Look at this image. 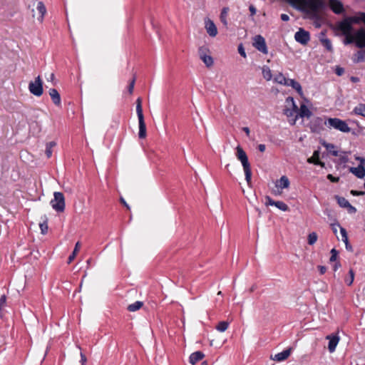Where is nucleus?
<instances>
[{
    "mask_svg": "<svg viewBox=\"0 0 365 365\" xmlns=\"http://www.w3.org/2000/svg\"><path fill=\"white\" fill-rule=\"evenodd\" d=\"M322 145L326 148L327 150L329 151L333 156H338L339 152L335 150V145L331 143H327L326 141L322 142Z\"/></svg>",
    "mask_w": 365,
    "mask_h": 365,
    "instance_id": "obj_24",
    "label": "nucleus"
},
{
    "mask_svg": "<svg viewBox=\"0 0 365 365\" xmlns=\"http://www.w3.org/2000/svg\"><path fill=\"white\" fill-rule=\"evenodd\" d=\"M6 297L4 294L0 298V307H2L3 306H4V304H6Z\"/></svg>",
    "mask_w": 365,
    "mask_h": 365,
    "instance_id": "obj_51",
    "label": "nucleus"
},
{
    "mask_svg": "<svg viewBox=\"0 0 365 365\" xmlns=\"http://www.w3.org/2000/svg\"><path fill=\"white\" fill-rule=\"evenodd\" d=\"M205 357V354L200 351H197L190 354L189 361L192 364H195L197 361L202 360Z\"/></svg>",
    "mask_w": 365,
    "mask_h": 365,
    "instance_id": "obj_20",
    "label": "nucleus"
},
{
    "mask_svg": "<svg viewBox=\"0 0 365 365\" xmlns=\"http://www.w3.org/2000/svg\"><path fill=\"white\" fill-rule=\"evenodd\" d=\"M349 278L345 279V282L347 284V285L350 286L352 284V283L354 282V272L353 269H351L349 272Z\"/></svg>",
    "mask_w": 365,
    "mask_h": 365,
    "instance_id": "obj_43",
    "label": "nucleus"
},
{
    "mask_svg": "<svg viewBox=\"0 0 365 365\" xmlns=\"http://www.w3.org/2000/svg\"><path fill=\"white\" fill-rule=\"evenodd\" d=\"M228 326H229V323L226 321H222L218 323V324L216 326V329L219 331H225L227 328H228Z\"/></svg>",
    "mask_w": 365,
    "mask_h": 365,
    "instance_id": "obj_39",
    "label": "nucleus"
},
{
    "mask_svg": "<svg viewBox=\"0 0 365 365\" xmlns=\"http://www.w3.org/2000/svg\"><path fill=\"white\" fill-rule=\"evenodd\" d=\"M351 194L354 196H359V195H364L365 192L364 191H357V190H351Z\"/></svg>",
    "mask_w": 365,
    "mask_h": 365,
    "instance_id": "obj_48",
    "label": "nucleus"
},
{
    "mask_svg": "<svg viewBox=\"0 0 365 365\" xmlns=\"http://www.w3.org/2000/svg\"><path fill=\"white\" fill-rule=\"evenodd\" d=\"M356 160L360 162V165H365V159L361 157H356Z\"/></svg>",
    "mask_w": 365,
    "mask_h": 365,
    "instance_id": "obj_54",
    "label": "nucleus"
},
{
    "mask_svg": "<svg viewBox=\"0 0 365 365\" xmlns=\"http://www.w3.org/2000/svg\"><path fill=\"white\" fill-rule=\"evenodd\" d=\"M327 339H329L328 349L330 353L335 351L336 347L339 341V337L337 334L336 335H327Z\"/></svg>",
    "mask_w": 365,
    "mask_h": 365,
    "instance_id": "obj_13",
    "label": "nucleus"
},
{
    "mask_svg": "<svg viewBox=\"0 0 365 365\" xmlns=\"http://www.w3.org/2000/svg\"><path fill=\"white\" fill-rule=\"evenodd\" d=\"M289 101L292 103L293 109L286 108L284 110V113L288 117L292 116L298 110V108L294 103V98L292 97H288L287 98V102Z\"/></svg>",
    "mask_w": 365,
    "mask_h": 365,
    "instance_id": "obj_21",
    "label": "nucleus"
},
{
    "mask_svg": "<svg viewBox=\"0 0 365 365\" xmlns=\"http://www.w3.org/2000/svg\"><path fill=\"white\" fill-rule=\"evenodd\" d=\"M288 81L289 82H287V83H286V86L292 87L294 90L297 91V92L299 95L302 96L303 94L302 88V86L299 84V83H298L297 81H296L294 79H289V78L288 79Z\"/></svg>",
    "mask_w": 365,
    "mask_h": 365,
    "instance_id": "obj_22",
    "label": "nucleus"
},
{
    "mask_svg": "<svg viewBox=\"0 0 365 365\" xmlns=\"http://www.w3.org/2000/svg\"><path fill=\"white\" fill-rule=\"evenodd\" d=\"M249 10L250 11L251 16L255 15V14L257 12V9L253 5L250 6Z\"/></svg>",
    "mask_w": 365,
    "mask_h": 365,
    "instance_id": "obj_52",
    "label": "nucleus"
},
{
    "mask_svg": "<svg viewBox=\"0 0 365 365\" xmlns=\"http://www.w3.org/2000/svg\"><path fill=\"white\" fill-rule=\"evenodd\" d=\"M29 90L31 93L36 96H41L43 94V82L39 76L36 78L34 81L29 83Z\"/></svg>",
    "mask_w": 365,
    "mask_h": 365,
    "instance_id": "obj_4",
    "label": "nucleus"
},
{
    "mask_svg": "<svg viewBox=\"0 0 365 365\" xmlns=\"http://www.w3.org/2000/svg\"><path fill=\"white\" fill-rule=\"evenodd\" d=\"M356 60L355 61L357 63L363 62L365 61V51H359L356 53Z\"/></svg>",
    "mask_w": 365,
    "mask_h": 365,
    "instance_id": "obj_42",
    "label": "nucleus"
},
{
    "mask_svg": "<svg viewBox=\"0 0 365 365\" xmlns=\"http://www.w3.org/2000/svg\"><path fill=\"white\" fill-rule=\"evenodd\" d=\"M228 12H229V8L224 7V8H222V9L221 11L220 16V21L225 27L227 26V17Z\"/></svg>",
    "mask_w": 365,
    "mask_h": 365,
    "instance_id": "obj_28",
    "label": "nucleus"
},
{
    "mask_svg": "<svg viewBox=\"0 0 365 365\" xmlns=\"http://www.w3.org/2000/svg\"><path fill=\"white\" fill-rule=\"evenodd\" d=\"M335 199L340 207L346 208L350 213L356 212V208L353 207L346 198L335 195Z\"/></svg>",
    "mask_w": 365,
    "mask_h": 365,
    "instance_id": "obj_11",
    "label": "nucleus"
},
{
    "mask_svg": "<svg viewBox=\"0 0 365 365\" xmlns=\"http://www.w3.org/2000/svg\"><path fill=\"white\" fill-rule=\"evenodd\" d=\"M276 186L281 189L288 188L289 186V180L288 178L285 175L282 176L277 181Z\"/></svg>",
    "mask_w": 365,
    "mask_h": 365,
    "instance_id": "obj_25",
    "label": "nucleus"
},
{
    "mask_svg": "<svg viewBox=\"0 0 365 365\" xmlns=\"http://www.w3.org/2000/svg\"><path fill=\"white\" fill-rule=\"evenodd\" d=\"M236 156L239 160L241 161L242 165L243 166L245 175V180L248 184V185H251V178H252V171H251V167L250 164L248 161V158L246 154V153L244 151V150L238 145L236 148Z\"/></svg>",
    "mask_w": 365,
    "mask_h": 365,
    "instance_id": "obj_1",
    "label": "nucleus"
},
{
    "mask_svg": "<svg viewBox=\"0 0 365 365\" xmlns=\"http://www.w3.org/2000/svg\"><path fill=\"white\" fill-rule=\"evenodd\" d=\"M348 158L346 156H341L340 158V160L341 161V163H346L348 161Z\"/></svg>",
    "mask_w": 365,
    "mask_h": 365,
    "instance_id": "obj_60",
    "label": "nucleus"
},
{
    "mask_svg": "<svg viewBox=\"0 0 365 365\" xmlns=\"http://www.w3.org/2000/svg\"><path fill=\"white\" fill-rule=\"evenodd\" d=\"M253 46L256 49L264 54L268 53L265 39L261 35H257L255 36Z\"/></svg>",
    "mask_w": 365,
    "mask_h": 365,
    "instance_id": "obj_7",
    "label": "nucleus"
},
{
    "mask_svg": "<svg viewBox=\"0 0 365 365\" xmlns=\"http://www.w3.org/2000/svg\"><path fill=\"white\" fill-rule=\"evenodd\" d=\"M49 96L56 106L61 105V96L58 91L55 88H51L48 91Z\"/></svg>",
    "mask_w": 365,
    "mask_h": 365,
    "instance_id": "obj_19",
    "label": "nucleus"
},
{
    "mask_svg": "<svg viewBox=\"0 0 365 365\" xmlns=\"http://www.w3.org/2000/svg\"><path fill=\"white\" fill-rule=\"evenodd\" d=\"M327 179L329 180L332 182H338L339 181V177H334L331 174H329L327 176Z\"/></svg>",
    "mask_w": 365,
    "mask_h": 365,
    "instance_id": "obj_46",
    "label": "nucleus"
},
{
    "mask_svg": "<svg viewBox=\"0 0 365 365\" xmlns=\"http://www.w3.org/2000/svg\"><path fill=\"white\" fill-rule=\"evenodd\" d=\"M135 83V76H134L132 81L130 82L128 90L130 94H132L134 89V86Z\"/></svg>",
    "mask_w": 365,
    "mask_h": 365,
    "instance_id": "obj_45",
    "label": "nucleus"
},
{
    "mask_svg": "<svg viewBox=\"0 0 365 365\" xmlns=\"http://www.w3.org/2000/svg\"><path fill=\"white\" fill-rule=\"evenodd\" d=\"M136 112L138 116H143V108H142V100L138 98L136 100Z\"/></svg>",
    "mask_w": 365,
    "mask_h": 365,
    "instance_id": "obj_38",
    "label": "nucleus"
},
{
    "mask_svg": "<svg viewBox=\"0 0 365 365\" xmlns=\"http://www.w3.org/2000/svg\"><path fill=\"white\" fill-rule=\"evenodd\" d=\"M238 51L240 53V54L243 56V57H246V53H245V49L242 46V44H240L239 46H238Z\"/></svg>",
    "mask_w": 365,
    "mask_h": 365,
    "instance_id": "obj_49",
    "label": "nucleus"
},
{
    "mask_svg": "<svg viewBox=\"0 0 365 365\" xmlns=\"http://www.w3.org/2000/svg\"><path fill=\"white\" fill-rule=\"evenodd\" d=\"M362 13H359V16H349L346 17V19L349 21V24L352 26L354 24H359L360 22H364V16H362Z\"/></svg>",
    "mask_w": 365,
    "mask_h": 365,
    "instance_id": "obj_27",
    "label": "nucleus"
},
{
    "mask_svg": "<svg viewBox=\"0 0 365 365\" xmlns=\"http://www.w3.org/2000/svg\"><path fill=\"white\" fill-rule=\"evenodd\" d=\"M341 267V264L339 262H336L334 266V269L336 271L339 267Z\"/></svg>",
    "mask_w": 365,
    "mask_h": 365,
    "instance_id": "obj_63",
    "label": "nucleus"
},
{
    "mask_svg": "<svg viewBox=\"0 0 365 365\" xmlns=\"http://www.w3.org/2000/svg\"><path fill=\"white\" fill-rule=\"evenodd\" d=\"M56 145V143L55 141H51L46 143L45 153L48 158L51 157L53 153L52 148L55 147Z\"/></svg>",
    "mask_w": 365,
    "mask_h": 365,
    "instance_id": "obj_30",
    "label": "nucleus"
},
{
    "mask_svg": "<svg viewBox=\"0 0 365 365\" xmlns=\"http://www.w3.org/2000/svg\"><path fill=\"white\" fill-rule=\"evenodd\" d=\"M45 219L39 223V227L41 229V234L45 235L48 231V224H47V218L44 216Z\"/></svg>",
    "mask_w": 365,
    "mask_h": 365,
    "instance_id": "obj_37",
    "label": "nucleus"
},
{
    "mask_svg": "<svg viewBox=\"0 0 365 365\" xmlns=\"http://www.w3.org/2000/svg\"><path fill=\"white\" fill-rule=\"evenodd\" d=\"M344 35L345 36V38L344 40V44L347 45V44H351L353 43H356V32L354 33V34L349 33V34H344Z\"/></svg>",
    "mask_w": 365,
    "mask_h": 365,
    "instance_id": "obj_31",
    "label": "nucleus"
},
{
    "mask_svg": "<svg viewBox=\"0 0 365 365\" xmlns=\"http://www.w3.org/2000/svg\"><path fill=\"white\" fill-rule=\"evenodd\" d=\"M81 362H82V364L83 365L86 361V358L82 353L81 354Z\"/></svg>",
    "mask_w": 365,
    "mask_h": 365,
    "instance_id": "obj_62",
    "label": "nucleus"
},
{
    "mask_svg": "<svg viewBox=\"0 0 365 365\" xmlns=\"http://www.w3.org/2000/svg\"><path fill=\"white\" fill-rule=\"evenodd\" d=\"M138 123H139V133L138 136L139 138H145L146 137V125L144 120V115L143 116H138Z\"/></svg>",
    "mask_w": 365,
    "mask_h": 365,
    "instance_id": "obj_16",
    "label": "nucleus"
},
{
    "mask_svg": "<svg viewBox=\"0 0 365 365\" xmlns=\"http://www.w3.org/2000/svg\"><path fill=\"white\" fill-rule=\"evenodd\" d=\"M350 80L353 82V83H356V82H359V78L358 77H356V76H351L350 78Z\"/></svg>",
    "mask_w": 365,
    "mask_h": 365,
    "instance_id": "obj_58",
    "label": "nucleus"
},
{
    "mask_svg": "<svg viewBox=\"0 0 365 365\" xmlns=\"http://www.w3.org/2000/svg\"><path fill=\"white\" fill-rule=\"evenodd\" d=\"M79 248H80V243L79 242H78L76 244V246H75V248L72 252V254L68 257V264H70L71 263V262L74 259V258L76 257V253L78 252L79 250Z\"/></svg>",
    "mask_w": 365,
    "mask_h": 365,
    "instance_id": "obj_35",
    "label": "nucleus"
},
{
    "mask_svg": "<svg viewBox=\"0 0 365 365\" xmlns=\"http://www.w3.org/2000/svg\"><path fill=\"white\" fill-rule=\"evenodd\" d=\"M322 44L327 48V51L331 52L333 51L331 42L329 38H320Z\"/></svg>",
    "mask_w": 365,
    "mask_h": 365,
    "instance_id": "obj_32",
    "label": "nucleus"
},
{
    "mask_svg": "<svg viewBox=\"0 0 365 365\" xmlns=\"http://www.w3.org/2000/svg\"><path fill=\"white\" fill-rule=\"evenodd\" d=\"M48 81H53L54 79V74L53 73H50L49 78H47Z\"/></svg>",
    "mask_w": 365,
    "mask_h": 365,
    "instance_id": "obj_64",
    "label": "nucleus"
},
{
    "mask_svg": "<svg viewBox=\"0 0 365 365\" xmlns=\"http://www.w3.org/2000/svg\"><path fill=\"white\" fill-rule=\"evenodd\" d=\"M319 150H314L313 153V155L307 159V162L309 163H313L314 165H320L321 167H324L325 164L324 162L320 161L319 160Z\"/></svg>",
    "mask_w": 365,
    "mask_h": 365,
    "instance_id": "obj_17",
    "label": "nucleus"
},
{
    "mask_svg": "<svg viewBox=\"0 0 365 365\" xmlns=\"http://www.w3.org/2000/svg\"><path fill=\"white\" fill-rule=\"evenodd\" d=\"M200 58L203 61L207 67H211L213 65V58L210 56V51L207 46H201L198 49Z\"/></svg>",
    "mask_w": 365,
    "mask_h": 365,
    "instance_id": "obj_5",
    "label": "nucleus"
},
{
    "mask_svg": "<svg viewBox=\"0 0 365 365\" xmlns=\"http://www.w3.org/2000/svg\"><path fill=\"white\" fill-rule=\"evenodd\" d=\"M143 305V302L137 301L134 302L133 304H129L127 307V309L129 312H135L138 309H140Z\"/></svg>",
    "mask_w": 365,
    "mask_h": 365,
    "instance_id": "obj_29",
    "label": "nucleus"
},
{
    "mask_svg": "<svg viewBox=\"0 0 365 365\" xmlns=\"http://www.w3.org/2000/svg\"><path fill=\"white\" fill-rule=\"evenodd\" d=\"M265 199H266V202H265V205L267 206L268 205H274V203L276 201L273 200L269 196H266L265 197Z\"/></svg>",
    "mask_w": 365,
    "mask_h": 365,
    "instance_id": "obj_47",
    "label": "nucleus"
},
{
    "mask_svg": "<svg viewBox=\"0 0 365 365\" xmlns=\"http://www.w3.org/2000/svg\"><path fill=\"white\" fill-rule=\"evenodd\" d=\"M280 17H281V19H282V21H289V16H288L287 14H281V16H280Z\"/></svg>",
    "mask_w": 365,
    "mask_h": 365,
    "instance_id": "obj_55",
    "label": "nucleus"
},
{
    "mask_svg": "<svg viewBox=\"0 0 365 365\" xmlns=\"http://www.w3.org/2000/svg\"><path fill=\"white\" fill-rule=\"evenodd\" d=\"M340 232L342 237V240L345 243L346 249L351 252L353 250L351 245L349 242L346 230L344 227H340Z\"/></svg>",
    "mask_w": 365,
    "mask_h": 365,
    "instance_id": "obj_23",
    "label": "nucleus"
},
{
    "mask_svg": "<svg viewBox=\"0 0 365 365\" xmlns=\"http://www.w3.org/2000/svg\"><path fill=\"white\" fill-rule=\"evenodd\" d=\"M205 28L210 36L215 37L217 36V29L213 21H212L209 18H206L205 19Z\"/></svg>",
    "mask_w": 365,
    "mask_h": 365,
    "instance_id": "obj_10",
    "label": "nucleus"
},
{
    "mask_svg": "<svg viewBox=\"0 0 365 365\" xmlns=\"http://www.w3.org/2000/svg\"><path fill=\"white\" fill-rule=\"evenodd\" d=\"M314 123L317 125H321L322 123V119L320 118H317L315 120H314Z\"/></svg>",
    "mask_w": 365,
    "mask_h": 365,
    "instance_id": "obj_57",
    "label": "nucleus"
},
{
    "mask_svg": "<svg viewBox=\"0 0 365 365\" xmlns=\"http://www.w3.org/2000/svg\"><path fill=\"white\" fill-rule=\"evenodd\" d=\"M274 206H276L280 210L284 212L289 210L288 205L282 201H276L274 203Z\"/></svg>",
    "mask_w": 365,
    "mask_h": 365,
    "instance_id": "obj_36",
    "label": "nucleus"
},
{
    "mask_svg": "<svg viewBox=\"0 0 365 365\" xmlns=\"http://www.w3.org/2000/svg\"><path fill=\"white\" fill-rule=\"evenodd\" d=\"M34 6L36 7V10L34 9H32L33 17L36 18L38 21H42L43 19V16L46 12V9L45 5L42 1H37L34 3Z\"/></svg>",
    "mask_w": 365,
    "mask_h": 365,
    "instance_id": "obj_6",
    "label": "nucleus"
},
{
    "mask_svg": "<svg viewBox=\"0 0 365 365\" xmlns=\"http://www.w3.org/2000/svg\"><path fill=\"white\" fill-rule=\"evenodd\" d=\"M289 78H287L282 73H279L276 77L274 78V81L282 85L286 86V83H287Z\"/></svg>",
    "mask_w": 365,
    "mask_h": 365,
    "instance_id": "obj_34",
    "label": "nucleus"
},
{
    "mask_svg": "<svg viewBox=\"0 0 365 365\" xmlns=\"http://www.w3.org/2000/svg\"><path fill=\"white\" fill-rule=\"evenodd\" d=\"M354 113L365 117V104H359L354 109Z\"/></svg>",
    "mask_w": 365,
    "mask_h": 365,
    "instance_id": "obj_33",
    "label": "nucleus"
},
{
    "mask_svg": "<svg viewBox=\"0 0 365 365\" xmlns=\"http://www.w3.org/2000/svg\"><path fill=\"white\" fill-rule=\"evenodd\" d=\"M265 149H266V146H265V145H264V144H259V145H258V150H259L260 152H262V153L264 152Z\"/></svg>",
    "mask_w": 365,
    "mask_h": 365,
    "instance_id": "obj_56",
    "label": "nucleus"
},
{
    "mask_svg": "<svg viewBox=\"0 0 365 365\" xmlns=\"http://www.w3.org/2000/svg\"><path fill=\"white\" fill-rule=\"evenodd\" d=\"M335 73L337 76H341L344 73V69L341 67H337Z\"/></svg>",
    "mask_w": 365,
    "mask_h": 365,
    "instance_id": "obj_50",
    "label": "nucleus"
},
{
    "mask_svg": "<svg viewBox=\"0 0 365 365\" xmlns=\"http://www.w3.org/2000/svg\"><path fill=\"white\" fill-rule=\"evenodd\" d=\"M318 269L321 274H324L327 271V267L324 266L319 265L318 266Z\"/></svg>",
    "mask_w": 365,
    "mask_h": 365,
    "instance_id": "obj_53",
    "label": "nucleus"
},
{
    "mask_svg": "<svg viewBox=\"0 0 365 365\" xmlns=\"http://www.w3.org/2000/svg\"><path fill=\"white\" fill-rule=\"evenodd\" d=\"M336 26V29L338 31H340L343 35L352 33L353 31V26L349 24L346 18H345L341 21L339 22Z\"/></svg>",
    "mask_w": 365,
    "mask_h": 365,
    "instance_id": "obj_9",
    "label": "nucleus"
},
{
    "mask_svg": "<svg viewBox=\"0 0 365 365\" xmlns=\"http://www.w3.org/2000/svg\"><path fill=\"white\" fill-rule=\"evenodd\" d=\"M292 351V348L287 349L283 351L275 354L272 359L277 361H282L286 360L290 355Z\"/></svg>",
    "mask_w": 365,
    "mask_h": 365,
    "instance_id": "obj_15",
    "label": "nucleus"
},
{
    "mask_svg": "<svg viewBox=\"0 0 365 365\" xmlns=\"http://www.w3.org/2000/svg\"><path fill=\"white\" fill-rule=\"evenodd\" d=\"M242 130H243V131H245V133L247 134V135H250V131L249 128H247V127H244V128H242Z\"/></svg>",
    "mask_w": 365,
    "mask_h": 365,
    "instance_id": "obj_61",
    "label": "nucleus"
},
{
    "mask_svg": "<svg viewBox=\"0 0 365 365\" xmlns=\"http://www.w3.org/2000/svg\"><path fill=\"white\" fill-rule=\"evenodd\" d=\"M312 114V112L309 110V109L307 108L306 105H301L299 113V115L301 118H309L311 117Z\"/></svg>",
    "mask_w": 365,
    "mask_h": 365,
    "instance_id": "obj_26",
    "label": "nucleus"
},
{
    "mask_svg": "<svg viewBox=\"0 0 365 365\" xmlns=\"http://www.w3.org/2000/svg\"><path fill=\"white\" fill-rule=\"evenodd\" d=\"M318 236L317 234L314 232L310 233L308 235V244L310 245H314L317 240Z\"/></svg>",
    "mask_w": 365,
    "mask_h": 365,
    "instance_id": "obj_41",
    "label": "nucleus"
},
{
    "mask_svg": "<svg viewBox=\"0 0 365 365\" xmlns=\"http://www.w3.org/2000/svg\"><path fill=\"white\" fill-rule=\"evenodd\" d=\"M331 257H330V259H329V261L330 262H334L336 260V258H337V256H338V252L334 249L333 248L331 250Z\"/></svg>",
    "mask_w": 365,
    "mask_h": 365,
    "instance_id": "obj_44",
    "label": "nucleus"
},
{
    "mask_svg": "<svg viewBox=\"0 0 365 365\" xmlns=\"http://www.w3.org/2000/svg\"><path fill=\"white\" fill-rule=\"evenodd\" d=\"M329 5L332 11L336 14H340L344 11L342 3L339 0H329Z\"/></svg>",
    "mask_w": 365,
    "mask_h": 365,
    "instance_id": "obj_14",
    "label": "nucleus"
},
{
    "mask_svg": "<svg viewBox=\"0 0 365 365\" xmlns=\"http://www.w3.org/2000/svg\"><path fill=\"white\" fill-rule=\"evenodd\" d=\"M54 198L51 201L52 207L57 212H63L65 209V198L63 194L55 192Z\"/></svg>",
    "mask_w": 365,
    "mask_h": 365,
    "instance_id": "obj_3",
    "label": "nucleus"
},
{
    "mask_svg": "<svg viewBox=\"0 0 365 365\" xmlns=\"http://www.w3.org/2000/svg\"><path fill=\"white\" fill-rule=\"evenodd\" d=\"M349 171L359 178H363L365 176V168L362 165H359L356 168L351 167Z\"/></svg>",
    "mask_w": 365,
    "mask_h": 365,
    "instance_id": "obj_18",
    "label": "nucleus"
},
{
    "mask_svg": "<svg viewBox=\"0 0 365 365\" xmlns=\"http://www.w3.org/2000/svg\"><path fill=\"white\" fill-rule=\"evenodd\" d=\"M356 46L359 48L365 47V29L363 28L356 31Z\"/></svg>",
    "mask_w": 365,
    "mask_h": 365,
    "instance_id": "obj_12",
    "label": "nucleus"
},
{
    "mask_svg": "<svg viewBox=\"0 0 365 365\" xmlns=\"http://www.w3.org/2000/svg\"><path fill=\"white\" fill-rule=\"evenodd\" d=\"M328 124L330 127H332L336 130H339L343 133H349L351 128L349 127L347 123L337 118H329L327 120Z\"/></svg>",
    "mask_w": 365,
    "mask_h": 365,
    "instance_id": "obj_2",
    "label": "nucleus"
},
{
    "mask_svg": "<svg viewBox=\"0 0 365 365\" xmlns=\"http://www.w3.org/2000/svg\"><path fill=\"white\" fill-rule=\"evenodd\" d=\"M294 38L298 43L302 45H307L310 40V34L308 31L300 28L299 31L295 33Z\"/></svg>",
    "mask_w": 365,
    "mask_h": 365,
    "instance_id": "obj_8",
    "label": "nucleus"
},
{
    "mask_svg": "<svg viewBox=\"0 0 365 365\" xmlns=\"http://www.w3.org/2000/svg\"><path fill=\"white\" fill-rule=\"evenodd\" d=\"M120 202H121V203H122L124 206H125V207H127V209H130L129 205L126 203V202L125 201V200H124L123 197H121V198H120Z\"/></svg>",
    "mask_w": 365,
    "mask_h": 365,
    "instance_id": "obj_59",
    "label": "nucleus"
},
{
    "mask_svg": "<svg viewBox=\"0 0 365 365\" xmlns=\"http://www.w3.org/2000/svg\"><path fill=\"white\" fill-rule=\"evenodd\" d=\"M263 77L267 80L269 81L272 78V72L269 67H263L262 68Z\"/></svg>",
    "mask_w": 365,
    "mask_h": 365,
    "instance_id": "obj_40",
    "label": "nucleus"
}]
</instances>
